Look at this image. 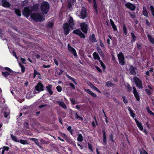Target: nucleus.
Segmentation results:
<instances>
[{
	"label": "nucleus",
	"mask_w": 154,
	"mask_h": 154,
	"mask_svg": "<svg viewBox=\"0 0 154 154\" xmlns=\"http://www.w3.org/2000/svg\"><path fill=\"white\" fill-rule=\"evenodd\" d=\"M90 41L92 42H96V39L95 35L94 34H93L92 35H91L89 37Z\"/></svg>",
	"instance_id": "cd10ccee"
},
{
	"label": "nucleus",
	"mask_w": 154,
	"mask_h": 154,
	"mask_svg": "<svg viewBox=\"0 0 154 154\" xmlns=\"http://www.w3.org/2000/svg\"><path fill=\"white\" fill-rule=\"evenodd\" d=\"M129 14L131 16V17L132 18L134 19L135 17V14L134 13H131V12H129Z\"/></svg>",
	"instance_id": "bf43d9fd"
},
{
	"label": "nucleus",
	"mask_w": 154,
	"mask_h": 154,
	"mask_svg": "<svg viewBox=\"0 0 154 154\" xmlns=\"http://www.w3.org/2000/svg\"><path fill=\"white\" fill-rule=\"evenodd\" d=\"M145 91L149 96L151 95L152 94V93L148 89L146 88L145 89Z\"/></svg>",
	"instance_id": "c03bdc74"
},
{
	"label": "nucleus",
	"mask_w": 154,
	"mask_h": 154,
	"mask_svg": "<svg viewBox=\"0 0 154 154\" xmlns=\"http://www.w3.org/2000/svg\"><path fill=\"white\" fill-rule=\"evenodd\" d=\"M150 8L152 15L154 17V7L153 6L151 5L150 7Z\"/></svg>",
	"instance_id": "de8ad7c7"
},
{
	"label": "nucleus",
	"mask_w": 154,
	"mask_h": 154,
	"mask_svg": "<svg viewBox=\"0 0 154 154\" xmlns=\"http://www.w3.org/2000/svg\"><path fill=\"white\" fill-rule=\"evenodd\" d=\"M75 118L76 119H81L82 120H83V118L81 117H80L79 115H78V114L77 113V112L75 114Z\"/></svg>",
	"instance_id": "4d7b16f0"
},
{
	"label": "nucleus",
	"mask_w": 154,
	"mask_h": 154,
	"mask_svg": "<svg viewBox=\"0 0 154 154\" xmlns=\"http://www.w3.org/2000/svg\"><path fill=\"white\" fill-rule=\"evenodd\" d=\"M102 133L103 134V138H106V134L104 129H103Z\"/></svg>",
	"instance_id": "864d4df0"
},
{
	"label": "nucleus",
	"mask_w": 154,
	"mask_h": 154,
	"mask_svg": "<svg viewBox=\"0 0 154 154\" xmlns=\"http://www.w3.org/2000/svg\"><path fill=\"white\" fill-rule=\"evenodd\" d=\"M140 154H148L146 151L143 149H142V150H139Z\"/></svg>",
	"instance_id": "09e8293b"
},
{
	"label": "nucleus",
	"mask_w": 154,
	"mask_h": 154,
	"mask_svg": "<svg viewBox=\"0 0 154 154\" xmlns=\"http://www.w3.org/2000/svg\"><path fill=\"white\" fill-rule=\"evenodd\" d=\"M2 6L3 7H6L7 8H9L11 5L10 3L6 0H2Z\"/></svg>",
	"instance_id": "a211bd4d"
},
{
	"label": "nucleus",
	"mask_w": 154,
	"mask_h": 154,
	"mask_svg": "<svg viewBox=\"0 0 154 154\" xmlns=\"http://www.w3.org/2000/svg\"><path fill=\"white\" fill-rule=\"evenodd\" d=\"M100 45L103 48H105V46L101 40H100Z\"/></svg>",
	"instance_id": "e2e57ef3"
},
{
	"label": "nucleus",
	"mask_w": 154,
	"mask_h": 154,
	"mask_svg": "<svg viewBox=\"0 0 154 154\" xmlns=\"http://www.w3.org/2000/svg\"><path fill=\"white\" fill-rule=\"evenodd\" d=\"M94 2V11L96 13V0H93Z\"/></svg>",
	"instance_id": "3c124183"
},
{
	"label": "nucleus",
	"mask_w": 154,
	"mask_h": 154,
	"mask_svg": "<svg viewBox=\"0 0 154 154\" xmlns=\"http://www.w3.org/2000/svg\"><path fill=\"white\" fill-rule=\"evenodd\" d=\"M88 149L91 151L93 152L92 147L91 145L89 143H88Z\"/></svg>",
	"instance_id": "6e6d98bb"
},
{
	"label": "nucleus",
	"mask_w": 154,
	"mask_h": 154,
	"mask_svg": "<svg viewBox=\"0 0 154 154\" xmlns=\"http://www.w3.org/2000/svg\"><path fill=\"white\" fill-rule=\"evenodd\" d=\"M77 140L80 142H82L83 140V136L81 134H79Z\"/></svg>",
	"instance_id": "e433bc0d"
},
{
	"label": "nucleus",
	"mask_w": 154,
	"mask_h": 154,
	"mask_svg": "<svg viewBox=\"0 0 154 154\" xmlns=\"http://www.w3.org/2000/svg\"><path fill=\"white\" fill-rule=\"evenodd\" d=\"M109 141H111L113 143L115 142V140L113 139V134L112 133H111L109 135Z\"/></svg>",
	"instance_id": "f704fd0d"
},
{
	"label": "nucleus",
	"mask_w": 154,
	"mask_h": 154,
	"mask_svg": "<svg viewBox=\"0 0 154 154\" xmlns=\"http://www.w3.org/2000/svg\"><path fill=\"white\" fill-rule=\"evenodd\" d=\"M128 110L129 111L131 117L134 118L135 117V114L134 113L133 110L130 107H128Z\"/></svg>",
	"instance_id": "5701e85b"
},
{
	"label": "nucleus",
	"mask_w": 154,
	"mask_h": 154,
	"mask_svg": "<svg viewBox=\"0 0 154 154\" xmlns=\"http://www.w3.org/2000/svg\"><path fill=\"white\" fill-rule=\"evenodd\" d=\"M11 136L12 139L14 141L16 142H19V140H17V138L14 136L12 134H11Z\"/></svg>",
	"instance_id": "4c0bfd02"
},
{
	"label": "nucleus",
	"mask_w": 154,
	"mask_h": 154,
	"mask_svg": "<svg viewBox=\"0 0 154 154\" xmlns=\"http://www.w3.org/2000/svg\"><path fill=\"white\" fill-rule=\"evenodd\" d=\"M125 88L128 92H130L132 90V88L129 84H127V85L125 86Z\"/></svg>",
	"instance_id": "58836bf2"
},
{
	"label": "nucleus",
	"mask_w": 154,
	"mask_h": 154,
	"mask_svg": "<svg viewBox=\"0 0 154 154\" xmlns=\"http://www.w3.org/2000/svg\"><path fill=\"white\" fill-rule=\"evenodd\" d=\"M59 105L62 107L63 108L66 109L67 108V107L65 104L63 102L60 101L58 102Z\"/></svg>",
	"instance_id": "c756f323"
},
{
	"label": "nucleus",
	"mask_w": 154,
	"mask_h": 154,
	"mask_svg": "<svg viewBox=\"0 0 154 154\" xmlns=\"http://www.w3.org/2000/svg\"><path fill=\"white\" fill-rule=\"evenodd\" d=\"M66 77L68 78L69 80L73 82V83L75 84V85H77V83L75 81V79L74 78H73L69 75L67 74H66Z\"/></svg>",
	"instance_id": "c85d7f7f"
},
{
	"label": "nucleus",
	"mask_w": 154,
	"mask_h": 154,
	"mask_svg": "<svg viewBox=\"0 0 154 154\" xmlns=\"http://www.w3.org/2000/svg\"><path fill=\"white\" fill-rule=\"evenodd\" d=\"M15 14L18 17H20L21 15L20 10L19 8H14Z\"/></svg>",
	"instance_id": "393cba45"
},
{
	"label": "nucleus",
	"mask_w": 154,
	"mask_h": 154,
	"mask_svg": "<svg viewBox=\"0 0 154 154\" xmlns=\"http://www.w3.org/2000/svg\"><path fill=\"white\" fill-rule=\"evenodd\" d=\"M133 81L135 82L137 87L139 88H143L142 82L138 77L135 76L133 78Z\"/></svg>",
	"instance_id": "0eeeda50"
},
{
	"label": "nucleus",
	"mask_w": 154,
	"mask_h": 154,
	"mask_svg": "<svg viewBox=\"0 0 154 154\" xmlns=\"http://www.w3.org/2000/svg\"><path fill=\"white\" fill-rule=\"evenodd\" d=\"M40 8L43 14H48L50 8L48 3L46 1L43 2L41 5Z\"/></svg>",
	"instance_id": "f03ea898"
},
{
	"label": "nucleus",
	"mask_w": 154,
	"mask_h": 154,
	"mask_svg": "<svg viewBox=\"0 0 154 154\" xmlns=\"http://www.w3.org/2000/svg\"><path fill=\"white\" fill-rule=\"evenodd\" d=\"M54 63H55V65L57 66L58 65H59V63H58V61L56 60V59H54Z\"/></svg>",
	"instance_id": "774afa93"
},
{
	"label": "nucleus",
	"mask_w": 154,
	"mask_h": 154,
	"mask_svg": "<svg viewBox=\"0 0 154 154\" xmlns=\"http://www.w3.org/2000/svg\"><path fill=\"white\" fill-rule=\"evenodd\" d=\"M31 140L33 141L34 142L39 146L41 147V146L39 145V141L36 138H31Z\"/></svg>",
	"instance_id": "c9c22d12"
},
{
	"label": "nucleus",
	"mask_w": 154,
	"mask_h": 154,
	"mask_svg": "<svg viewBox=\"0 0 154 154\" xmlns=\"http://www.w3.org/2000/svg\"><path fill=\"white\" fill-rule=\"evenodd\" d=\"M52 87V85L51 84L49 85L46 87V90L48 92L50 95H51L53 94V91L51 89Z\"/></svg>",
	"instance_id": "6ab92c4d"
},
{
	"label": "nucleus",
	"mask_w": 154,
	"mask_h": 154,
	"mask_svg": "<svg viewBox=\"0 0 154 154\" xmlns=\"http://www.w3.org/2000/svg\"><path fill=\"white\" fill-rule=\"evenodd\" d=\"M118 59L119 64L122 66L124 65L125 64V57L123 53L121 52L117 55Z\"/></svg>",
	"instance_id": "423d86ee"
},
{
	"label": "nucleus",
	"mask_w": 154,
	"mask_h": 154,
	"mask_svg": "<svg viewBox=\"0 0 154 154\" xmlns=\"http://www.w3.org/2000/svg\"><path fill=\"white\" fill-rule=\"evenodd\" d=\"M31 18L35 22H42L45 20V17L38 13H33L31 14Z\"/></svg>",
	"instance_id": "f257e3e1"
},
{
	"label": "nucleus",
	"mask_w": 154,
	"mask_h": 154,
	"mask_svg": "<svg viewBox=\"0 0 154 154\" xmlns=\"http://www.w3.org/2000/svg\"><path fill=\"white\" fill-rule=\"evenodd\" d=\"M147 36L149 42L151 43L154 44V38L149 34H148Z\"/></svg>",
	"instance_id": "b1692460"
},
{
	"label": "nucleus",
	"mask_w": 154,
	"mask_h": 154,
	"mask_svg": "<svg viewBox=\"0 0 154 154\" xmlns=\"http://www.w3.org/2000/svg\"><path fill=\"white\" fill-rule=\"evenodd\" d=\"M88 84L91 87L94 88L95 90H96V87L94 86L91 82H89Z\"/></svg>",
	"instance_id": "13d9d810"
},
{
	"label": "nucleus",
	"mask_w": 154,
	"mask_h": 154,
	"mask_svg": "<svg viewBox=\"0 0 154 154\" xmlns=\"http://www.w3.org/2000/svg\"><path fill=\"white\" fill-rule=\"evenodd\" d=\"M133 94L134 95V96L137 100L139 101L140 100V96L139 94L138 93L136 89V88L135 87H133Z\"/></svg>",
	"instance_id": "2eb2a0df"
},
{
	"label": "nucleus",
	"mask_w": 154,
	"mask_h": 154,
	"mask_svg": "<svg viewBox=\"0 0 154 154\" xmlns=\"http://www.w3.org/2000/svg\"><path fill=\"white\" fill-rule=\"evenodd\" d=\"M84 90L85 91L89 94L90 95H91L93 97H96V95L94 93L89 89L85 88Z\"/></svg>",
	"instance_id": "412c9836"
},
{
	"label": "nucleus",
	"mask_w": 154,
	"mask_h": 154,
	"mask_svg": "<svg viewBox=\"0 0 154 154\" xmlns=\"http://www.w3.org/2000/svg\"><path fill=\"white\" fill-rule=\"evenodd\" d=\"M2 74L3 75L7 78L8 75H13L14 74L13 71L9 68L5 67L2 69Z\"/></svg>",
	"instance_id": "7ed1b4c3"
},
{
	"label": "nucleus",
	"mask_w": 154,
	"mask_h": 154,
	"mask_svg": "<svg viewBox=\"0 0 154 154\" xmlns=\"http://www.w3.org/2000/svg\"><path fill=\"white\" fill-rule=\"evenodd\" d=\"M32 10L30 9L29 7H24L22 11L23 15L26 18H28L32 14Z\"/></svg>",
	"instance_id": "39448f33"
},
{
	"label": "nucleus",
	"mask_w": 154,
	"mask_h": 154,
	"mask_svg": "<svg viewBox=\"0 0 154 154\" xmlns=\"http://www.w3.org/2000/svg\"><path fill=\"white\" fill-rule=\"evenodd\" d=\"M122 26L124 33L125 35H126L127 34V29L126 25L124 23L123 24Z\"/></svg>",
	"instance_id": "473e14b6"
},
{
	"label": "nucleus",
	"mask_w": 154,
	"mask_h": 154,
	"mask_svg": "<svg viewBox=\"0 0 154 154\" xmlns=\"http://www.w3.org/2000/svg\"><path fill=\"white\" fill-rule=\"evenodd\" d=\"M97 50L100 54V56L102 57H104V54L101 49L98 47H97Z\"/></svg>",
	"instance_id": "a878e982"
},
{
	"label": "nucleus",
	"mask_w": 154,
	"mask_h": 154,
	"mask_svg": "<svg viewBox=\"0 0 154 154\" xmlns=\"http://www.w3.org/2000/svg\"><path fill=\"white\" fill-rule=\"evenodd\" d=\"M106 85L108 87H109L112 86H113V85L112 83V82H111L108 81H107L106 83Z\"/></svg>",
	"instance_id": "37998d69"
},
{
	"label": "nucleus",
	"mask_w": 154,
	"mask_h": 154,
	"mask_svg": "<svg viewBox=\"0 0 154 154\" xmlns=\"http://www.w3.org/2000/svg\"><path fill=\"white\" fill-rule=\"evenodd\" d=\"M68 23H66L63 24V29L64 32V34L67 35L70 31Z\"/></svg>",
	"instance_id": "9d476101"
},
{
	"label": "nucleus",
	"mask_w": 154,
	"mask_h": 154,
	"mask_svg": "<svg viewBox=\"0 0 154 154\" xmlns=\"http://www.w3.org/2000/svg\"><path fill=\"white\" fill-rule=\"evenodd\" d=\"M35 88L37 91L35 93H38L40 92L44 91L45 90V87L40 81L36 85Z\"/></svg>",
	"instance_id": "20e7f679"
},
{
	"label": "nucleus",
	"mask_w": 154,
	"mask_h": 154,
	"mask_svg": "<svg viewBox=\"0 0 154 154\" xmlns=\"http://www.w3.org/2000/svg\"><path fill=\"white\" fill-rule=\"evenodd\" d=\"M146 25L148 26H150V23L147 20H145Z\"/></svg>",
	"instance_id": "052dcab7"
},
{
	"label": "nucleus",
	"mask_w": 154,
	"mask_h": 154,
	"mask_svg": "<svg viewBox=\"0 0 154 154\" xmlns=\"http://www.w3.org/2000/svg\"><path fill=\"white\" fill-rule=\"evenodd\" d=\"M136 68L134 67L132 65H130L129 70L130 71V73L131 75H136Z\"/></svg>",
	"instance_id": "4468645a"
},
{
	"label": "nucleus",
	"mask_w": 154,
	"mask_h": 154,
	"mask_svg": "<svg viewBox=\"0 0 154 154\" xmlns=\"http://www.w3.org/2000/svg\"><path fill=\"white\" fill-rule=\"evenodd\" d=\"M131 42L133 43L134 42L136 39V37L135 36L134 33L133 32L131 33Z\"/></svg>",
	"instance_id": "bb28decb"
},
{
	"label": "nucleus",
	"mask_w": 154,
	"mask_h": 154,
	"mask_svg": "<svg viewBox=\"0 0 154 154\" xmlns=\"http://www.w3.org/2000/svg\"><path fill=\"white\" fill-rule=\"evenodd\" d=\"M100 65L102 67L103 70L104 71V70L106 69V66L102 61H100Z\"/></svg>",
	"instance_id": "8fccbe9b"
},
{
	"label": "nucleus",
	"mask_w": 154,
	"mask_h": 154,
	"mask_svg": "<svg viewBox=\"0 0 154 154\" xmlns=\"http://www.w3.org/2000/svg\"><path fill=\"white\" fill-rule=\"evenodd\" d=\"M37 75H40V74L35 69L34 70L33 76L34 78H35Z\"/></svg>",
	"instance_id": "49530a36"
},
{
	"label": "nucleus",
	"mask_w": 154,
	"mask_h": 154,
	"mask_svg": "<svg viewBox=\"0 0 154 154\" xmlns=\"http://www.w3.org/2000/svg\"><path fill=\"white\" fill-rule=\"evenodd\" d=\"M67 46L69 51L75 57H77V54L76 50L73 48L69 44H68Z\"/></svg>",
	"instance_id": "6e6552de"
},
{
	"label": "nucleus",
	"mask_w": 154,
	"mask_h": 154,
	"mask_svg": "<svg viewBox=\"0 0 154 154\" xmlns=\"http://www.w3.org/2000/svg\"><path fill=\"white\" fill-rule=\"evenodd\" d=\"M73 33L79 36L81 38H85V36L84 34L81 31L78 29L75 30L73 31Z\"/></svg>",
	"instance_id": "9b49d317"
},
{
	"label": "nucleus",
	"mask_w": 154,
	"mask_h": 154,
	"mask_svg": "<svg viewBox=\"0 0 154 154\" xmlns=\"http://www.w3.org/2000/svg\"><path fill=\"white\" fill-rule=\"evenodd\" d=\"M146 109L147 110V111L149 113L150 115H152L154 116V113H153L150 110L149 106H147L146 107Z\"/></svg>",
	"instance_id": "a19ab883"
},
{
	"label": "nucleus",
	"mask_w": 154,
	"mask_h": 154,
	"mask_svg": "<svg viewBox=\"0 0 154 154\" xmlns=\"http://www.w3.org/2000/svg\"><path fill=\"white\" fill-rule=\"evenodd\" d=\"M47 106V105L46 104H41L39 106V108L40 109L42 108L45 107Z\"/></svg>",
	"instance_id": "69168bd1"
},
{
	"label": "nucleus",
	"mask_w": 154,
	"mask_h": 154,
	"mask_svg": "<svg viewBox=\"0 0 154 154\" xmlns=\"http://www.w3.org/2000/svg\"><path fill=\"white\" fill-rule=\"evenodd\" d=\"M81 29L82 31L85 34L88 32V25L85 23H83L81 25Z\"/></svg>",
	"instance_id": "1a4fd4ad"
},
{
	"label": "nucleus",
	"mask_w": 154,
	"mask_h": 154,
	"mask_svg": "<svg viewBox=\"0 0 154 154\" xmlns=\"http://www.w3.org/2000/svg\"><path fill=\"white\" fill-rule=\"evenodd\" d=\"M75 0H70L68 2L67 7L68 8H70L72 5H74Z\"/></svg>",
	"instance_id": "4be33fe9"
},
{
	"label": "nucleus",
	"mask_w": 154,
	"mask_h": 154,
	"mask_svg": "<svg viewBox=\"0 0 154 154\" xmlns=\"http://www.w3.org/2000/svg\"><path fill=\"white\" fill-rule=\"evenodd\" d=\"M39 5L38 4H36L34 5L31 7L32 11H37L39 9Z\"/></svg>",
	"instance_id": "aec40b11"
},
{
	"label": "nucleus",
	"mask_w": 154,
	"mask_h": 154,
	"mask_svg": "<svg viewBox=\"0 0 154 154\" xmlns=\"http://www.w3.org/2000/svg\"><path fill=\"white\" fill-rule=\"evenodd\" d=\"M68 24L69 27L71 29H73V27L75 25V23H74V21L73 18L72 17H69V20L68 21Z\"/></svg>",
	"instance_id": "dca6fc26"
},
{
	"label": "nucleus",
	"mask_w": 154,
	"mask_h": 154,
	"mask_svg": "<svg viewBox=\"0 0 154 154\" xmlns=\"http://www.w3.org/2000/svg\"><path fill=\"white\" fill-rule=\"evenodd\" d=\"M4 116L5 118H7L8 116L9 115V113L8 112H4Z\"/></svg>",
	"instance_id": "338daca9"
},
{
	"label": "nucleus",
	"mask_w": 154,
	"mask_h": 154,
	"mask_svg": "<svg viewBox=\"0 0 154 154\" xmlns=\"http://www.w3.org/2000/svg\"><path fill=\"white\" fill-rule=\"evenodd\" d=\"M125 6L131 11H134L136 8V7L134 5L130 2L126 3L125 4Z\"/></svg>",
	"instance_id": "f8f14e48"
},
{
	"label": "nucleus",
	"mask_w": 154,
	"mask_h": 154,
	"mask_svg": "<svg viewBox=\"0 0 154 154\" xmlns=\"http://www.w3.org/2000/svg\"><path fill=\"white\" fill-rule=\"evenodd\" d=\"M134 120L139 129L141 131H143V128L141 122L138 121L136 118L134 119Z\"/></svg>",
	"instance_id": "f3484780"
},
{
	"label": "nucleus",
	"mask_w": 154,
	"mask_h": 154,
	"mask_svg": "<svg viewBox=\"0 0 154 154\" xmlns=\"http://www.w3.org/2000/svg\"><path fill=\"white\" fill-rule=\"evenodd\" d=\"M54 25V23L52 22H49L46 25V26L48 28H52Z\"/></svg>",
	"instance_id": "2f4dec72"
},
{
	"label": "nucleus",
	"mask_w": 154,
	"mask_h": 154,
	"mask_svg": "<svg viewBox=\"0 0 154 154\" xmlns=\"http://www.w3.org/2000/svg\"><path fill=\"white\" fill-rule=\"evenodd\" d=\"M87 11L85 8L83 7L80 13L81 18L84 19L87 17Z\"/></svg>",
	"instance_id": "ddd939ff"
},
{
	"label": "nucleus",
	"mask_w": 154,
	"mask_h": 154,
	"mask_svg": "<svg viewBox=\"0 0 154 154\" xmlns=\"http://www.w3.org/2000/svg\"><path fill=\"white\" fill-rule=\"evenodd\" d=\"M19 65L20 66L21 68V72L22 73H23L24 72L25 69V67L21 63H19Z\"/></svg>",
	"instance_id": "72a5a7b5"
},
{
	"label": "nucleus",
	"mask_w": 154,
	"mask_h": 154,
	"mask_svg": "<svg viewBox=\"0 0 154 154\" xmlns=\"http://www.w3.org/2000/svg\"><path fill=\"white\" fill-rule=\"evenodd\" d=\"M12 53H13V55L17 59L18 57L16 54V52L14 51V50H13V51Z\"/></svg>",
	"instance_id": "0e129e2a"
},
{
	"label": "nucleus",
	"mask_w": 154,
	"mask_h": 154,
	"mask_svg": "<svg viewBox=\"0 0 154 154\" xmlns=\"http://www.w3.org/2000/svg\"><path fill=\"white\" fill-rule=\"evenodd\" d=\"M20 60L21 61V62L24 63V64H26V63L25 62L26 61V60L25 58H23L22 57H21L20 58Z\"/></svg>",
	"instance_id": "680f3d73"
},
{
	"label": "nucleus",
	"mask_w": 154,
	"mask_h": 154,
	"mask_svg": "<svg viewBox=\"0 0 154 154\" xmlns=\"http://www.w3.org/2000/svg\"><path fill=\"white\" fill-rule=\"evenodd\" d=\"M142 44L141 42H139L137 44V47L138 50H141L142 48Z\"/></svg>",
	"instance_id": "79ce46f5"
},
{
	"label": "nucleus",
	"mask_w": 154,
	"mask_h": 154,
	"mask_svg": "<svg viewBox=\"0 0 154 154\" xmlns=\"http://www.w3.org/2000/svg\"><path fill=\"white\" fill-rule=\"evenodd\" d=\"M102 143L104 146L107 144L106 138H103Z\"/></svg>",
	"instance_id": "603ef678"
},
{
	"label": "nucleus",
	"mask_w": 154,
	"mask_h": 154,
	"mask_svg": "<svg viewBox=\"0 0 154 154\" xmlns=\"http://www.w3.org/2000/svg\"><path fill=\"white\" fill-rule=\"evenodd\" d=\"M122 98L125 104H127L128 103V100L126 99V97L124 96H122Z\"/></svg>",
	"instance_id": "a18cd8bd"
},
{
	"label": "nucleus",
	"mask_w": 154,
	"mask_h": 154,
	"mask_svg": "<svg viewBox=\"0 0 154 154\" xmlns=\"http://www.w3.org/2000/svg\"><path fill=\"white\" fill-rule=\"evenodd\" d=\"M56 89L57 91L59 92H60L62 90V88L60 85L57 86L56 87Z\"/></svg>",
	"instance_id": "5fc2aeb1"
},
{
	"label": "nucleus",
	"mask_w": 154,
	"mask_h": 154,
	"mask_svg": "<svg viewBox=\"0 0 154 154\" xmlns=\"http://www.w3.org/2000/svg\"><path fill=\"white\" fill-rule=\"evenodd\" d=\"M19 142H20L23 145H25L28 143L27 140H25L20 139V140H19Z\"/></svg>",
	"instance_id": "ea45409f"
},
{
	"label": "nucleus",
	"mask_w": 154,
	"mask_h": 154,
	"mask_svg": "<svg viewBox=\"0 0 154 154\" xmlns=\"http://www.w3.org/2000/svg\"><path fill=\"white\" fill-rule=\"evenodd\" d=\"M143 14L146 17H147L148 16L147 11L146 8L144 7H143Z\"/></svg>",
	"instance_id": "7c9ffc66"
}]
</instances>
